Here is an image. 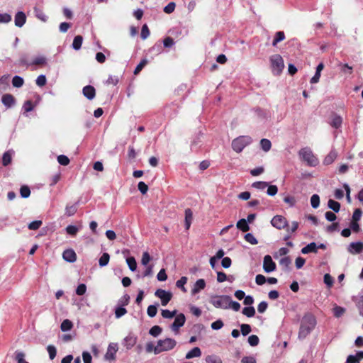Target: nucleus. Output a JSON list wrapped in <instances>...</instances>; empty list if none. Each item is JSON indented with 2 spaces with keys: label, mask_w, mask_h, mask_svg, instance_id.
<instances>
[{
  "label": "nucleus",
  "mask_w": 363,
  "mask_h": 363,
  "mask_svg": "<svg viewBox=\"0 0 363 363\" xmlns=\"http://www.w3.org/2000/svg\"><path fill=\"white\" fill-rule=\"evenodd\" d=\"M316 325V320L312 314L305 315L301 320L298 332V338L304 339L313 330Z\"/></svg>",
  "instance_id": "f257e3e1"
},
{
  "label": "nucleus",
  "mask_w": 363,
  "mask_h": 363,
  "mask_svg": "<svg viewBox=\"0 0 363 363\" xmlns=\"http://www.w3.org/2000/svg\"><path fill=\"white\" fill-rule=\"evenodd\" d=\"M298 156L300 159L306 162L308 166L315 167L319 163L318 157L313 154L312 150L308 147L301 148L298 152Z\"/></svg>",
  "instance_id": "f03ea898"
},
{
  "label": "nucleus",
  "mask_w": 363,
  "mask_h": 363,
  "mask_svg": "<svg viewBox=\"0 0 363 363\" xmlns=\"http://www.w3.org/2000/svg\"><path fill=\"white\" fill-rule=\"evenodd\" d=\"M177 341L172 338H165L164 340H159L157 345L154 348V353L158 354L163 352L172 350L175 347Z\"/></svg>",
  "instance_id": "7ed1b4c3"
},
{
  "label": "nucleus",
  "mask_w": 363,
  "mask_h": 363,
  "mask_svg": "<svg viewBox=\"0 0 363 363\" xmlns=\"http://www.w3.org/2000/svg\"><path fill=\"white\" fill-rule=\"evenodd\" d=\"M252 142V138L248 135H241L235 138L232 141V148L237 153L241 152L243 149L251 144Z\"/></svg>",
  "instance_id": "20e7f679"
},
{
  "label": "nucleus",
  "mask_w": 363,
  "mask_h": 363,
  "mask_svg": "<svg viewBox=\"0 0 363 363\" xmlns=\"http://www.w3.org/2000/svg\"><path fill=\"white\" fill-rule=\"evenodd\" d=\"M269 60L273 74L276 75L280 74L284 68L282 57L279 54H275L270 57Z\"/></svg>",
  "instance_id": "39448f33"
},
{
  "label": "nucleus",
  "mask_w": 363,
  "mask_h": 363,
  "mask_svg": "<svg viewBox=\"0 0 363 363\" xmlns=\"http://www.w3.org/2000/svg\"><path fill=\"white\" fill-rule=\"evenodd\" d=\"M229 299H230V296L227 295H216L211 296L210 303L217 308L228 309Z\"/></svg>",
  "instance_id": "423d86ee"
},
{
  "label": "nucleus",
  "mask_w": 363,
  "mask_h": 363,
  "mask_svg": "<svg viewBox=\"0 0 363 363\" xmlns=\"http://www.w3.org/2000/svg\"><path fill=\"white\" fill-rule=\"evenodd\" d=\"M186 322V317L184 313H179L175 315V318L172 324L170 325V329L177 335L179 333V329L184 326Z\"/></svg>",
  "instance_id": "0eeeda50"
},
{
  "label": "nucleus",
  "mask_w": 363,
  "mask_h": 363,
  "mask_svg": "<svg viewBox=\"0 0 363 363\" xmlns=\"http://www.w3.org/2000/svg\"><path fill=\"white\" fill-rule=\"evenodd\" d=\"M155 295L160 298L161 304L163 306H167L172 298V294L170 291H167L161 289L156 290Z\"/></svg>",
  "instance_id": "6e6552de"
},
{
  "label": "nucleus",
  "mask_w": 363,
  "mask_h": 363,
  "mask_svg": "<svg viewBox=\"0 0 363 363\" xmlns=\"http://www.w3.org/2000/svg\"><path fill=\"white\" fill-rule=\"evenodd\" d=\"M271 223L274 228L281 230L286 229L288 222L286 218L282 216L277 215L273 217L271 220Z\"/></svg>",
  "instance_id": "1a4fd4ad"
},
{
  "label": "nucleus",
  "mask_w": 363,
  "mask_h": 363,
  "mask_svg": "<svg viewBox=\"0 0 363 363\" xmlns=\"http://www.w3.org/2000/svg\"><path fill=\"white\" fill-rule=\"evenodd\" d=\"M263 269L265 272L270 273L276 269V264L270 255H265L263 260Z\"/></svg>",
  "instance_id": "9d476101"
},
{
  "label": "nucleus",
  "mask_w": 363,
  "mask_h": 363,
  "mask_svg": "<svg viewBox=\"0 0 363 363\" xmlns=\"http://www.w3.org/2000/svg\"><path fill=\"white\" fill-rule=\"evenodd\" d=\"M118 350L117 343H110L108 346L105 359L107 360H114L116 359V354Z\"/></svg>",
  "instance_id": "9b49d317"
},
{
  "label": "nucleus",
  "mask_w": 363,
  "mask_h": 363,
  "mask_svg": "<svg viewBox=\"0 0 363 363\" xmlns=\"http://www.w3.org/2000/svg\"><path fill=\"white\" fill-rule=\"evenodd\" d=\"M21 63L26 65H45L47 63V59L42 55L38 56L35 57L30 63H28L25 58H21Z\"/></svg>",
  "instance_id": "f8f14e48"
},
{
  "label": "nucleus",
  "mask_w": 363,
  "mask_h": 363,
  "mask_svg": "<svg viewBox=\"0 0 363 363\" xmlns=\"http://www.w3.org/2000/svg\"><path fill=\"white\" fill-rule=\"evenodd\" d=\"M137 337L129 334L123 340V346L128 350H130L137 342Z\"/></svg>",
  "instance_id": "ddd939ff"
},
{
  "label": "nucleus",
  "mask_w": 363,
  "mask_h": 363,
  "mask_svg": "<svg viewBox=\"0 0 363 363\" xmlns=\"http://www.w3.org/2000/svg\"><path fill=\"white\" fill-rule=\"evenodd\" d=\"M347 250L352 255H357L360 253L363 250V242H352L348 246Z\"/></svg>",
  "instance_id": "4468645a"
},
{
  "label": "nucleus",
  "mask_w": 363,
  "mask_h": 363,
  "mask_svg": "<svg viewBox=\"0 0 363 363\" xmlns=\"http://www.w3.org/2000/svg\"><path fill=\"white\" fill-rule=\"evenodd\" d=\"M26 21V14L23 11H18L14 18L15 26L21 28Z\"/></svg>",
  "instance_id": "2eb2a0df"
},
{
  "label": "nucleus",
  "mask_w": 363,
  "mask_h": 363,
  "mask_svg": "<svg viewBox=\"0 0 363 363\" xmlns=\"http://www.w3.org/2000/svg\"><path fill=\"white\" fill-rule=\"evenodd\" d=\"M206 287V281L203 279H198L193 286L191 289V294L195 295L199 293L201 290Z\"/></svg>",
  "instance_id": "dca6fc26"
},
{
  "label": "nucleus",
  "mask_w": 363,
  "mask_h": 363,
  "mask_svg": "<svg viewBox=\"0 0 363 363\" xmlns=\"http://www.w3.org/2000/svg\"><path fill=\"white\" fill-rule=\"evenodd\" d=\"M63 259L70 263L76 261L77 255L73 250H66L62 254Z\"/></svg>",
  "instance_id": "f3484780"
},
{
  "label": "nucleus",
  "mask_w": 363,
  "mask_h": 363,
  "mask_svg": "<svg viewBox=\"0 0 363 363\" xmlns=\"http://www.w3.org/2000/svg\"><path fill=\"white\" fill-rule=\"evenodd\" d=\"M83 94L89 100H91L95 97L96 91L94 86L88 85L83 88Z\"/></svg>",
  "instance_id": "a211bd4d"
},
{
  "label": "nucleus",
  "mask_w": 363,
  "mask_h": 363,
  "mask_svg": "<svg viewBox=\"0 0 363 363\" xmlns=\"http://www.w3.org/2000/svg\"><path fill=\"white\" fill-rule=\"evenodd\" d=\"M14 153L13 150H9L4 153L2 157V164L4 166H7L11 162Z\"/></svg>",
  "instance_id": "6ab92c4d"
},
{
  "label": "nucleus",
  "mask_w": 363,
  "mask_h": 363,
  "mask_svg": "<svg viewBox=\"0 0 363 363\" xmlns=\"http://www.w3.org/2000/svg\"><path fill=\"white\" fill-rule=\"evenodd\" d=\"M301 251V253H303V254H308L311 252L316 253L318 251V245H316L315 242H312L308 244L304 247H303Z\"/></svg>",
  "instance_id": "aec40b11"
},
{
  "label": "nucleus",
  "mask_w": 363,
  "mask_h": 363,
  "mask_svg": "<svg viewBox=\"0 0 363 363\" xmlns=\"http://www.w3.org/2000/svg\"><path fill=\"white\" fill-rule=\"evenodd\" d=\"M337 153L335 150H332L325 157L323 164L325 165H329L332 164L337 158Z\"/></svg>",
  "instance_id": "412c9836"
},
{
  "label": "nucleus",
  "mask_w": 363,
  "mask_h": 363,
  "mask_svg": "<svg viewBox=\"0 0 363 363\" xmlns=\"http://www.w3.org/2000/svg\"><path fill=\"white\" fill-rule=\"evenodd\" d=\"M1 101L4 105L8 108L11 107L15 103L13 96L9 94H4L2 96Z\"/></svg>",
  "instance_id": "4be33fe9"
},
{
  "label": "nucleus",
  "mask_w": 363,
  "mask_h": 363,
  "mask_svg": "<svg viewBox=\"0 0 363 363\" xmlns=\"http://www.w3.org/2000/svg\"><path fill=\"white\" fill-rule=\"evenodd\" d=\"M201 355V351L199 347H195L186 354V359H190L194 357H199Z\"/></svg>",
  "instance_id": "5701e85b"
},
{
  "label": "nucleus",
  "mask_w": 363,
  "mask_h": 363,
  "mask_svg": "<svg viewBox=\"0 0 363 363\" xmlns=\"http://www.w3.org/2000/svg\"><path fill=\"white\" fill-rule=\"evenodd\" d=\"M342 123V118L341 116L334 114L332 117L331 121L330 123V125L335 128H339Z\"/></svg>",
  "instance_id": "b1692460"
},
{
  "label": "nucleus",
  "mask_w": 363,
  "mask_h": 363,
  "mask_svg": "<svg viewBox=\"0 0 363 363\" xmlns=\"http://www.w3.org/2000/svg\"><path fill=\"white\" fill-rule=\"evenodd\" d=\"M338 66L340 68V71L344 74L350 75L353 72V67L347 63H340Z\"/></svg>",
  "instance_id": "393cba45"
},
{
  "label": "nucleus",
  "mask_w": 363,
  "mask_h": 363,
  "mask_svg": "<svg viewBox=\"0 0 363 363\" xmlns=\"http://www.w3.org/2000/svg\"><path fill=\"white\" fill-rule=\"evenodd\" d=\"M285 39V34L283 31H277L275 33L274 40L272 41V45L274 47L277 46V45L283 41Z\"/></svg>",
  "instance_id": "a878e982"
},
{
  "label": "nucleus",
  "mask_w": 363,
  "mask_h": 363,
  "mask_svg": "<svg viewBox=\"0 0 363 363\" xmlns=\"http://www.w3.org/2000/svg\"><path fill=\"white\" fill-rule=\"evenodd\" d=\"M193 218V213L191 209L187 208L185 210V227L186 229H189L190 228L191 221Z\"/></svg>",
  "instance_id": "bb28decb"
},
{
  "label": "nucleus",
  "mask_w": 363,
  "mask_h": 363,
  "mask_svg": "<svg viewBox=\"0 0 363 363\" xmlns=\"http://www.w3.org/2000/svg\"><path fill=\"white\" fill-rule=\"evenodd\" d=\"M260 147L264 152H267L272 147V143L269 140L263 138L260 140Z\"/></svg>",
  "instance_id": "cd10ccee"
},
{
  "label": "nucleus",
  "mask_w": 363,
  "mask_h": 363,
  "mask_svg": "<svg viewBox=\"0 0 363 363\" xmlns=\"http://www.w3.org/2000/svg\"><path fill=\"white\" fill-rule=\"evenodd\" d=\"M83 38L81 35H77L74 37L72 43V48L75 50H79L82 44Z\"/></svg>",
  "instance_id": "c85d7f7f"
},
{
  "label": "nucleus",
  "mask_w": 363,
  "mask_h": 363,
  "mask_svg": "<svg viewBox=\"0 0 363 363\" xmlns=\"http://www.w3.org/2000/svg\"><path fill=\"white\" fill-rule=\"evenodd\" d=\"M328 206L329 208L333 210L334 212L337 213L340 209V204L339 202L335 201L333 199H329L328 202Z\"/></svg>",
  "instance_id": "c756f323"
},
{
  "label": "nucleus",
  "mask_w": 363,
  "mask_h": 363,
  "mask_svg": "<svg viewBox=\"0 0 363 363\" xmlns=\"http://www.w3.org/2000/svg\"><path fill=\"white\" fill-rule=\"evenodd\" d=\"M72 323L69 320L65 319L62 322L60 329L63 332H67L70 330L72 328Z\"/></svg>",
  "instance_id": "7c9ffc66"
},
{
  "label": "nucleus",
  "mask_w": 363,
  "mask_h": 363,
  "mask_svg": "<svg viewBox=\"0 0 363 363\" xmlns=\"http://www.w3.org/2000/svg\"><path fill=\"white\" fill-rule=\"evenodd\" d=\"M177 310L171 311L167 309H162L161 311V315L164 318L170 319L174 317L177 315Z\"/></svg>",
  "instance_id": "2f4dec72"
},
{
  "label": "nucleus",
  "mask_w": 363,
  "mask_h": 363,
  "mask_svg": "<svg viewBox=\"0 0 363 363\" xmlns=\"http://www.w3.org/2000/svg\"><path fill=\"white\" fill-rule=\"evenodd\" d=\"M237 228L243 232L249 230L250 228L245 219H240L237 223Z\"/></svg>",
  "instance_id": "473e14b6"
},
{
  "label": "nucleus",
  "mask_w": 363,
  "mask_h": 363,
  "mask_svg": "<svg viewBox=\"0 0 363 363\" xmlns=\"http://www.w3.org/2000/svg\"><path fill=\"white\" fill-rule=\"evenodd\" d=\"M242 313L248 318H251L255 315V309L253 306L245 307L242 311Z\"/></svg>",
  "instance_id": "72a5a7b5"
},
{
  "label": "nucleus",
  "mask_w": 363,
  "mask_h": 363,
  "mask_svg": "<svg viewBox=\"0 0 363 363\" xmlns=\"http://www.w3.org/2000/svg\"><path fill=\"white\" fill-rule=\"evenodd\" d=\"M187 277H182L177 282L176 286L177 287L182 289L183 292H186V289L185 288L184 285L187 282Z\"/></svg>",
  "instance_id": "f704fd0d"
},
{
  "label": "nucleus",
  "mask_w": 363,
  "mask_h": 363,
  "mask_svg": "<svg viewBox=\"0 0 363 363\" xmlns=\"http://www.w3.org/2000/svg\"><path fill=\"white\" fill-rule=\"evenodd\" d=\"M77 204L67 205L65 208V215L68 217L72 216L77 212Z\"/></svg>",
  "instance_id": "c9c22d12"
},
{
  "label": "nucleus",
  "mask_w": 363,
  "mask_h": 363,
  "mask_svg": "<svg viewBox=\"0 0 363 363\" xmlns=\"http://www.w3.org/2000/svg\"><path fill=\"white\" fill-rule=\"evenodd\" d=\"M110 256L108 253H104L99 258V264L100 267H105L108 264Z\"/></svg>",
  "instance_id": "e433bc0d"
},
{
  "label": "nucleus",
  "mask_w": 363,
  "mask_h": 363,
  "mask_svg": "<svg viewBox=\"0 0 363 363\" xmlns=\"http://www.w3.org/2000/svg\"><path fill=\"white\" fill-rule=\"evenodd\" d=\"M127 264L130 271L134 272L137 269V263L135 259L133 257H130L126 259Z\"/></svg>",
  "instance_id": "4c0bfd02"
},
{
  "label": "nucleus",
  "mask_w": 363,
  "mask_h": 363,
  "mask_svg": "<svg viewBox=\"0 0 363 363\" xmlns=\"http://www.w3.org/2000/svg\"><path fill=\"white\" fill-rule=\"evenodd\" d=\"M15 359L17 363H29L25 359V354L21 351H16Z\"/></svg>",
  "instance_id": "58836bf2"
},
{
  "label": "nucleus",
  "mask_w": 363,
  "mask_h": 363,
  "mask_svg": "<svg viewBox=\"0 0 363 363\" xmlns=\"http://www.w3.org/2000/svg\"><path fill=\"white\" fill-rule=\"evenodd\" d=\"M23 79L20 76H14L12 79V84L14 87H21L23 84Z\"/></svg>",
  "instance_id": "ea45409f"
},
{
  "label": "nucleus",
  "mask_w": 363,
  "mask_h": 363,
  "mask_svg": "<svg viewBox=\"0 0 363 363\" xmlns=\"http://www.w3.org/2000/svg\"><path fill=\"white\" fill-rule=\"evenodd\" d=\"M127 313V310L123 306H117L115 309V317L120 318Z\"/></svg>",
  "instance_id": "a19ab883"
},
{
  "label": "nucleus",
  "mask_w": 363,
  "mask_h": 363,
  "mask_svg": "<svg viewBox=\"0 0 363 363\" xmlns=\"http://www.w3.org/2000/svg\"><path fill=\"white\" fill-rule=\"evenodd\" d=\"M291 263V260L289 257H284L279 261V264L284 269H288L290 264Z\"/></svg>",
  "instance_id": "79ce46f5"
},
{
  "label": "nucleus",
  "mask_w": 363,
  "mask_h": 363,
  "mask_svg": "<svg viewBox=\"0 0 363 363\" xmlns=\"http://www.w3.org/2000/svg\"><path fill=\"white\" fill-rule=\"evenodd\" d=\"M247 342L250 346L255 347L258 345L259 340L258 336L255 335H251L248 337Z\"/></svg>",
  "instance_id": "37998d69"
},
{
  "label": "nucleus",
  "mask_w": 363,
  "mask_h": 363,
  "mask_svg": "<svg viewBox=\"0 0 363 363\" xmlns=\"http://www.w3.org/2000/svg\"><path fill=\"white\" fill-rule=\"evenodd\" d=\"M162 331V329L161 327L158 325H155L150 328V330H149V333L153 337H157L161 334Z\"/></svg>",
  "instance_id": "c03bdc74"
},
{
  "label": "nucleus",
  "mask_w": 363,
  "mask_h": 363,
  "mask_svg": "<svg viewBox=\"0 0 363 363\" xmlns=\"http://www.w3.org/2000/svg\"><path fill=\"white\" fill-rule=\"evenodd\" d=\"M20 194L22 198H28L30 194V188L26 185H23L20 189Z\"/></svg>",
  "instance_id": "a18cd8bd"
},
{
  "label": "nucleus",
  "mask_w": 363,
  "mask_h": 363,
  "mask_svg": "<svg viewBox=\"0 0 363 363\" xmlns=\"http://www.w3.org/2000/svg\"><path fill=\"white\" fill-rule=\"evenodd\" d=\"M311 205L313 208H317L320 205V197L318 194H313L311 197Z\"/></svg>",
  "instance_id": "49530a36"
},
{
  "label": "nucleus",
  "mask_w": 363,
  "mask_h": 363,
  "mask_svg": "<svg viewBox=\"0 0 363 363\" xmlns=\"http://www.w3.org/2000/svg\"><path fill=\"white\" fill-rule=\"evenodd\" d=\"M47 350L49 354V357L50 359H54L57 354V350L54 345H50L47 347Z\"/></svg>",
  "instance_id": "de8ad7c7"
},
{
  "label": "nucleus",
  "mask_w": 363,
  "mask_h": 363,
  "mask_svg": "<svg viewBox=\"0 0 363 363\" xmlns=\"http://www.w3.org/2000/svg\"><path fill=\"white\" fill-rule=\"evenodd\" d=\"M345 312V309L341 306H335L333 308V314L336 318L341 317Z\"/></svg>",
  "instance_id": "09e8293b"
},
{
  "label": "nucleus",
  "mask_w": 363,
  "mask_h": 363,
  "mask_svg": "<svg viewBox=\"0 0 363 363\" xmlns=\"http://www.w3.org/2000/svg\"><path fill=\"white\" fill-rule=\"evenodd\" d=\"M157 313V306L156 305H150L147 307V313L150 317H151V318L155 317Z\"/></svg>",
  "instance_id": "8fccbe9b"
},
{
  "label": "nucleus",
  "mask_w": 363,
  "mask_h": 363,
  "mask_svg": "<svg viewBox=\"0 0 363 363\" xmlns=\"http://www.w3.org/2000/svg\"><path fill=\"white\" fill-rule=\"evenodd\" d=\"M79 231V228L73 225H69L66 228V232L67 234L75 236Z\"/></svg>",
  "instance_id": "3c124183"
},
{
  "label": "nucleus",
  "mask_w": 363,
  "mask_h": 363,
  "mask_svg": "<svg viewBox=\"0 0 363 363\" xmlns=\"http://www.w3.org/2000/svg\"><path fill=\"white\" fill-rule=\"evenodd\" d=\"M323 281H324V283L328 286V288L332 287L333 282H334L333 278L329 274H325L324 275Z\"/></svg>",
  "instance_id": "603ef678"
},
{
  "label": "nucleus",
  "mask_w": 363,
  "mask_h": 363,
  "mask_svg": "<svg viewBox=\"0 0 363 363\" xmlns=\"http://www.w3.org/2000/svg\"><path fill=\"white\" fill-rule=\"evenodd\" d=\"M298 228V223L297 221H293L290 226L287 225L286 228V231L289 233H294Z\"/></svg>",
  "instance_id": "864d4df0"
},
{
  "label": "nucleus",
  "mask_w": 363,
  "mask_h": 363,
  "mask_svg": "<svg viewBox=\"0 0 363 363\" xmlns=\"http://www.w3.org/2000/svg\"><path fill=\"white\" fill-rule=\"evenodd\" d=\"M207 363H222V360L219 357L210 355L206 358Z\"/></svg>",
  "instance_id": "5fc2aeb1"
},
{
  "label": "nucleus",
  "mask_w": 363,
  "mask_h": 363,
  "mask_svg": "<svg viewBox=\"0 0 363 363\" xmlns=\"http://www.w3.org/2000/svg\"><path fill=\"white\" fill-rule=\"evenodd\" d=\"M151 260V257L150 254L147 252H144L143 253L142 259H141V264L144 266L148 265V263Z\"/></svg>",
  "instance_id": "6e6d98bb"
},
{
  "label": "nucleus",
  "mask_w": 363,
  "mask_h": 363,
  "mask_svg": "<svg viewBox=\"0 0 363 363\" xmlns=\"http://www.w3.org/2000/svg\"><path fill=\"white\" fill-rule=\"evenodd\" d=\"M240 330L242 335L246 336L251 332V326L248 324H242L240 325Z\"/></svg>",
  "instance_id": "4d7b16f0"
},
{
  "label": "nucleus",
  "mask_w": 363,
  "mask_h": 363,
  "mask_svg": "<svg viewBox=\"0 0 363 363\" xmlns=\"http://www.w3.org/2000/svg\"><path fill=\"white\" fill-rule=\"evenodd\" d=\"M147 60L146 59H143L140 61V62L137 65L134 70V74H138L143 68L147 65Z\"/></svg>",
  "instance_id": "13d9d810"
},
{
  "label": "nucleus",
  "mask_w": 363,
  "mask_h": 363,
  "mask_svg": "<svg viewBox=\"0 0 363 363\" xmlns=\"http://www.w3.org/2000/svg\"><path fill=\"white\" fill-rule=\"evenodd\" d=\"M245 240L252 245H256L258 242L257 240L252 233H247L245 235Z\"/></svg>",
  "instance_id": "bf43d9fd"
},
{
  "label": "nucleus",
  "mask_w": 363,
  "mask_h": 363,
  "mask_svg": "<svg viewBox=\"0 0 363 363\" xmlns=\"http://www.w3.org/2000/svg\"><path fill=\"white\" fill-rule=\"evenodd\" d=\"M11 16L9 13H0V23H8L11 21Z\"/></svg>",
  "instance_id": "052dcab7"
},
{
  "label": "nucleus",
  "mask_w": 363,
  "mask_h": 363,
  "mask_svg": "<svg viewBox=\"0 0 363 363\" xmlns=\"http://www.w3.org/2000/svg\"><path fill=\"white\" fill-rule=\"evenodd\" d=\"M46 82H47V79L44 74L39 75L35 80L36 84L39 86H45L46 84Z\"/></svg>",
  "instance_id": "680f3d73"
},
{
  "label": "nucleus",
  "mask_w": 363,
  "mask_h": 363,
  "mask_svg": "<svg viewBox=\"0 0 363 363\" xmlns=\"http://www.w3.org/2000/svg\"><path fill=\"white\" fill-rule=\"evenodd\" d=\"M42 223L41 220H34L30 223L28 227L30 230H38L41 226Z\"/></svg>",
  "instance_id": "e2e57ef3"
},
{
  "label": "nucleus",
  "mask_w": 363,
  "mask_h": 363,
  "mask_svg": "<svg viewBox=\"0 0 363 363\" xmlns=\"http://www.w3.org/2000/svg\"><path fill=\"white\" fill-rule=\"evenodd\" d=\"M57 162L61 165L66 166L69 163V159L67 156L61 155L57 157Z\"/></svg>",
  "instance_id": "0e129e2a"
},
{
  "label": "nucleus",
  "mask_w": 363,
  "mask_h": 363,
  "mask_svg": "<svg viewBox=\"0 0 363 363\" xmlns=\"http://www.w3.org/2000/svg\"><path fill=\"white\" fill-rule=\"evenodd\" d=\"M86 291V286L84 284H80L78 285L76 289V294L79 296L84 295Z\"/></svg>",
  "instance_id": "69168bd1"
},
{
  "label": "nucleus",
  "mask_w": 363,
  "mask_h": 363,
  "mask_svg": "<svg viewBox=\"0 0 363 363\" xmlns=\"http://www.w3.org/2000/svg\"><path fill=\"white\" fill-rule=\"evenodd\" d=\"M176 7V4L174 2L169 3L164 8V12L166 13H172Z\"/></svg>",
  "instance_id": "338daca9"
},
{
  "label": "nucleus",
  "mask_w": 363,
  "mask_h": 363,
  "mask_svg": "<svg viewBox=\"0 0 363 363\" xmlns=\"http://www.w3.org/2000/svg\"><path fill=\"white\" fill-rule=\"evenodd\" d=\"M241 363H257V361L252 356H245L241 359Z\"/></svg>",
  "instance_id": "774afa93"
}]
</instances>
